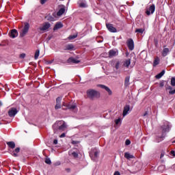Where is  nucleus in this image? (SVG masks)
Instances as JSON below:
<instances>
[{"instance_id":"39448f33","label":"nucleus","mask_w":175,"mask_h":175,"mask_svg":"<svg viewBox=\"0 0 175 175\" xmlns=\"http://www.w3.org/2000/svg\"><path fill=\"white\" fill-rule=\"evenodd\" d=\"M29 31V23H25L24 28L20 32V37L24 38Z\"/></svg>"},{"instance_id":"f03ea898","label":"nucleus","mask_w":175,"mask_h":175,"mask_svg":"<svg viewBox=\"0 0 175 175\" xmlns=\"http://www.w3.org/2000/svg\"><path fill=\"white\" fill-rule=\"evenodd\" d=\"M59 124V122H56L53 125L54 133H58V131H65V129L66 128V124L63 123L61 126H58Z\"/></svg>"},{"instance_id":"a878e982","label":"nucleus","mask_w":175,"mask_h":175,"mask_svg":"<svg viewBox=\"0 0 175 175\" xmlns=\"http://www.w3.org/2000/svg\"><path fill=\"white\" fill-rule=\"evenodd\" d=\"M161 62V59L159 57H157L154 58V62H153V66L155 67L157 65H159V62Z\"/></svg>"},{"instance_id":"37998d69","label":"nucleus","mask_w":175,"mask_h":175,"mask_svg":"<svg viewBox=\"0 0 175 175\" xmlns=\"http://www.w3.org/2000/svg\"><path fill=\"white\" fill-rule=\"evenodd\" d=\"M20 58H22V59L25 58V53L21 54L20 55Z\"/></svg>"},{"instance_id":"4d7b16f0","label":"nucleus","mask_w":175,"mask_h":175,"mask_svg":"<svg viewBox=\"0 0 175 175\" xmlns=\"http://www.w3.org/2000/svg\"><path fill=\"white\" fill-rule=\"evenodd\" d=\"M169 89H170V90H172V88L170 86Z\"/></svg>"},{"instance_id":"f257e3e1","label":"nucleus","mask_w":175,"mask_h":175,"mask_svg":"<svg viewBox=\"0 0 175 175\" xmlns=\"http://www.w3.org/2000/svg\"><path fill=\"white\" fill-rule=\"evenodd\" d=\"M170 128H172V126H170V123H169V122H165L163 125L161 126L162 135H158L156 137L157 143H160V142H162L163 140V139H165V136H166V135L165 133L166 132H169V131H170Z\"/></svg>"},{"instance_id":"7ed1b4c3","label":"nucleus","mask_w":175,"mask_h":175,"mask_svg":"<svg viewBox=\"0 0 175 175\" xmlns=\"http://www.w3.org/2000/svg\"><path fill=\"white\" fill-rule=\"evenodd\" d=\"M62 107L64 110H76L77 106L76 103H63Z\"/></svg>"},{"instance_id":"72a5a7b5","label":"nucleus","mask_w":175,"mask_h":175,"mask_svg":"<svg viewBox=\"0 0 175 175\" xmlns=\"http://www.w3.org/2000/svg\"><path fill=\"white\" fill-rule=\"evenodd\" d=\"M45 163H46L47 165H51V160L50 159V158H46L45 159Z\"/></svg>"},{"instance_id":"4c0bfd02","label":"nucleus","mask_w":175,"mask_h":175,"mask_svg":"<svg viewBox=\"0 0 175 175\" xmlns=\"http://www.w3.org/2000/svg\"><path fill=\"white\" fill-rule=\"evenodd\" d=\"M120 122H121V118H119L118 119L115 120V123L116 125H118Z\"/></svg>"},{"instance_id":"13d9d810","label":"nucleus","mask_w":175,"mask_h":175,"mask_svg":"<svg viewBox=\"0 0 175 175\" xmlns=\"http://www.w3.org/2000/svg\"><path fill=\"white\" fill-rule=\"evenodd\" d=\"M173 143H175V140H174V141H173Z\"/></svg>"},{"instance_id":"cd10ccee","label":"nucleus","mask_w":175,"mask_h":175,"mask_svg":"<svg viewBox=\"0 0 175 175\" xmlns=\"http://www.w3.org/2000/svg\"><path fill=\"white\" fill-rule=\"evenodd\" d=\"M130 65H131V59H126L124 62V66H126V68H129Z\"/></svg>"},{"instance_id":"aec40b11","label":"nucleus","mask_w":175,"mask_h":175,"mask_svg":"<svg viewBox=\"0 0 175 175\" xmlns=\"http://www.w3.org/2000/svg\"><path fill=\"white\" fill-rule=\"evenodd\" d=\"M18 152H20V148H16L12 153L11 155H12V157H18Z\"/></svg>"},{"instance_id":"58836bf2","label":"nucleus","mask_w":175,"mask_h":175,"mask_svg":"<svg viewBox=\"0 0 175 175\" xmlns=\"http://www.w3.org/2000/svg\"><path fill=\"white\" fill-rule=\"evenodd\" d=\"M116 69L118 70L120 69V62H117L115 66Z\"/></svg>"},{"instance_id":"0eeeda50","label":"nucleus","mask_w":175,"mask_h":175,"mask_svg":"<svg viewBox=\"0 0 175 175\" xmlns=\"http://www.w3.org/2000/svg\"><path fill=\"white\" fill-rule=\"evenodd\" d=\"M50 27H51V24H50V23L49 22H45L40 27V31H47V29H49Z\"/></svg>"},{"instance_id":"5701e85b","label":"nucleus","mask_w":175,"mask_h":175,"mask_svg":"<svg viewBox=\"0 0 175 175\" xmlns=\"http://www.w3.org/2000/svg\"><path fill=\"white\" fill-rule=\"evenodd\" d=\"M170 51L169 50V48H164L163 51H162L163 57H166V55H167V54H169Z\"/></svg>"},{"instance_id":"f3484780","label":"nucleus","mask_w":175,"mask_h":175,"mask_svg":"<svg viewBox=\"0 0 175 175\" xmlns=\"http://www.w3.org/2000/svg\"><path fill=\"white\" fill-rule=\"evenodd\" d=\"M64 50H69L70 51H72V50H75V46L73 44H68L64 46Z\"/></svg>"},{"instance_id":"4468645a","label":"nucleus","mask_w":175,"mask_h":175,"mask_svg":"<svg viewBox=\"0 0 175 175\" xmlns=\"http://www.w3.org/2000/svg\"><path fill=\"white\" fill-rule=\"evenodd\" d=\"M99 87H100V88H102L103 90H105V91L108 92L109 95H113V92L111 91V90L109 89V87L105 85H99Z\"/></svg>"},{"instance_id":"de8ad7c7","label":"nucleus","mask_w":175,"mask_h":175,"mask_svg":"<svg viewBox=\"0 0 175 175\" xmlns=\"http://www.w3.org/2000/svg\"><path fill=\"white\" fill-rule=\"evenodd\" d=\"M113 175H121V174H120V172L116 171V172H115Z\"/></svg>"},{"instance_id":"a18cd8bd","label":"nucleus","mask_w":175,"mask_h":175,"mask_svg":"<svg viewBox=\"0 0 175 175\" xmlns=\"http://www.w3.org/2000/svg\"><path fill=\"white\" fill-rule=\"evenodd\" d=\"M171 155H172V157H175V151H174V150H172V151H171Z\"/></svg>"},{"instance_id":"a19ab883","label":"nucleus","mask_w":175,"mask_h":175,"mask_svg":"<svg viewBox=\"0 0 175 175\" xmlns=\"http://www.w3.org/2000/svg\"><path fill=\"white\" fill-rule=\"evenodd\" d=\"M126 146H129L131 144V141L129 139H126L125 142Z\"/></svg>"},{"instance_id":"79ce46f5","label":"nucleus","mask_w":175,"mask_h":175,"mask_svg":"<svg viewBox=\"0 0 175 175\" xmlns=\"http://www.w3.org/2000/svg\"><path fill=\"white\" fill-rule=\"evenodd\" d=\"M169 94H170V95H174V94H175V89H174V90H170V91L169 92Z\"/></svg>"},{"instance_id":"6e6d98bb","label":"nucleus","mask_w":175,"mask_h":175,"mask_svg":"<svg viewBox=\"0 0 175 175\" xmlns=\"http://www.w3.org/2000/svg\"><path fill=\"white\" fill-rule=\"evenodd\" d=\"M172 168L175 170V164L174 165H172Z\"/></svg>"},{"instance_id":"f704fd0d","label":"nucleus","mask_w":175,"mask_h":175,"mask_svg":"<svg viewBox=\"0 0 175 175\" xmlns=\"http://www.w3.org/2000/svg\"><path fill=\"white\" fill-rule=\"evenodd\" d=\"M171 85H172V87H175V78L172 77L171 79Z\"/></svg>"},{"instance_id":"6e6552de","label":"nucleus","mask_w":175,"mask_h":175,"mask_svg":"<svg viewBox=\"0 0 175 175\" xmlns=\"http://www.w3.org/2000/svg\"><path fill=\"white\" fill-rule=\"evenodd\" d=\"M106 27L109 32L113 33H116V32H117V29L113 27V24L106 23Z\"/></svg>"},{"instance_id":"dca6fc26","label":"nucleus","mask_w":175,"mask_h":175,"mask_svg":"<svg viewBox=\"0 0 175 175\" xmlns=\"http://www.w3.org/2000/svg\"><path fill=\"white\" fill-rule=\"evenodd\" d=\"M78 5L79 8H87V1L85 0L78 1Z\"/></svg>"},{"instance_id":"9b49d317","label":"nucleus","mask_w":175,"mask_h":175,"mask_svg":"<svg viewBox=\"0 0 175 175\" xmlns=\"http://www.w3.org/2000/svg\"><path fill=\"white\" fill-rule=\"evenodd\" d=\"M127 46L128 48L132 51L135 49V43L133 42V40L130 38L127 40Z\"/></svg>"},{"instance_id":"c756f323","label":"nucleus","mask_w":175,"mask_h":175,"mask_svg":"<svg viewBox=\"0 0 175 175\" xmlns=\"http://www.w3.org/2000/svg\"><path fill=\"white\" fill-rule=\"evenodd\" d=\"M46 20L48 21H55V18H54V17H53V16H47L46 17Z\"/></svg>"},{"instance_id":"423d86ee","label":"nucleus","mask_w":175,"mask_h":175,"mask_svg":"<svg viewBox=\"0 0 175 175\" xmlns=\"http://www.w3.org/2000/svg\"><path fill=\"white\" fill-rule=\"evenodd\" d=\"M155 12V5L152 4L150 5L149 8H146V14L150 16V14H154Z\"/></svg>"},{"instance_id":"c9c22d12","label":"nucleus","mask_w":175,"mask_h":175,"mask_svg":"<svg viewBox=\"0 0 175 175\" xmlns=\"http://www.w3.org/2000/svg\"><path fill=\"white\" fill-rule=\"evenodd\" d=\"M61 100H62V97H57L56 98V103L61 104Z\"/></svg>"},{"instance_id":"f8f14e48","label":"nucleus","mask_w":175,"mask_h":175,"mask_svg":"<svg viewBox=\"0 0 175 175\" xmlns=\"http://www.w3.org/2000/svg\"><path fill=\"white\" fill-rule=\"evenodd\" d=\"M131 110V106L130 105H126L124 107V109H123V113L122 116L123 117H125L126 116H128V114H129V111Z\"/></svg>"},{"instance_id":"ddd939ff","label":"nucleus","mask_w":175,"mask_h":175,"mask_svg":"<svg viewBox=\"0 0 175 175\" xmlns=\"http://www.w3.org/2000/svg\"><path fill=\"white\" fill-rule=\"evenodd\" d=\"M17 113H18V111L16 108H11L8 111V115L10 117H14Z\"/></svg>"},{"instance_id":"7c9ffc66","label":"nucleus","mask_w":175,"mask_h":175,"mask_svg":"<svg viewBox=\"0 0 175 175\" xmlns=\"http://www.w3.org/2000/svg\"><path fill=\"white\" fill-rule=\"evenodd\" d=\"M39 54H40V51L39 49L36 50L34 55L35 59H38V58H39Z\"/></svg>"},{"instance_id":"49530a36","label":"nucleus","mask_w":175,"mask_h":175,"mask_svg":"<svg viewBox=\"0 0 175 175\" xmlns=\"http://www.w3.org/2000/svg\"><path fill=\"white\" fill-rule=\"evenodd\" d=\"M53 144H58V139H54Z\"/></svg>"},{"instance_id":"c85d7f7f","label":"nucleus","mask_w":175,"mask_h":175,"mask_svg":"<svg viewBox=\"0 0 175 175\" xmlns=\"http://www.w3.org/2000/svg\"><path fill=\"white\" fill-rule=\"evenodd\" d=\"M165 75V70H163L160 73L155 76L156 79H161Z\"/></svg>"},{"instance_id":"b1692460","label":"nucleus","mask_w":175,"mask_h":175,"mask_svg":"<svg viewBox=\"0 0 175 175\" xmlns=\"http://www.w3.org/2000/svg\"><path fill=\"white\" fill-rule=\"evenodd\" d=\"M68 62H72V64H79L80 62V60H77V59H75L74 57H70L68 59Z\"/></svg>"},{"instance_id":"2eb2a0df","label":"nucleus","mask_w":175,"mask_h":175,"mask_svg":"<svg viewBox=\"0 0 175 175\" xmlns=\"http://www.w3.org/2000/svg\"><path fill=\"white\" fill-rule=\"evenodd\" d=\"M118 55V51L117 49H112L109 51V57H116Z\"/></svg>"},{"instance_id":"2f4dec72","label":"nucleus","mask_w":175,"mask_h":175,"mask_svg":"<svg viewBox=\"0 0 175 175\" xmlns=\"http://www.w3.org/2000/svg\"><path fill=\"white\" fill-rule=\"evenodd\" d=\"M135 32L137 33H143V32H144V29L141 28V29H137L135 30Z\"/></svg>"},{"instance_id":"bb28decb","label":"nucleus","mask_w":175,"mask_h":175,"mask_svg":"<svg viewBox=\"0 0 175 175\" xmlns=\"http://www.w3.org/2000/svg\"><path fill=\"white\" fill-rule=\"evenodd\" d=\"M130 79H131V77H130L129 76L126 77L125 81H124V85H125L126 87H129V85L131 84V83H129Z\"/></svg>"},{"instance_id":"8fccbe9b","label":"nucleus","mask_w":175,"mask_h":175,"mask_svg":"<svg viewBox=\"0 0 175 175\" xmlns=\"http://www.w3.org/2000/svg\"><path fill=\"white\" fill-rule=\"evenodd\" d=\"M65 136H66V134H65V133H62V134L59 136V137L62 138V137H65Z\"/></svg>"},{"instance_id":"864d4df0","label":"nucleus","mask_w":175,"mask_h":175,"mask_svg":"<svg viewBox=\"0 0 175 175\" xmlns=\"http://www.w3.org/2000/svg\"><path fill=\"white\" fill-rule=\"evenodd\" d=\"M53 61H54V60L49 61V62H48V64H53Z\"/></svg>"},{"instance_id":"c03bdc74","label":"nucleus","mask_w":175,"mask_h":175,"mask_svg":"<svg viewBox=\"0 0 175 175\" xmlns=\"http://www.w3.org/2000/svg\"><path fill=\"white\" fill-rule=\"evenodd\" d=\"M55 166H59L61 165V161H57L55 163Z\"/></svg>"},{"instance_id":"3c124183","label":"nucleus","mask_w":175,"mask_h":175,"mask_svg":"<svg viewBox=\"0 0 175 175\" xmlns=\"http://www.w3.org/2000/svg\"><path fill=\"white\" fill-rule=\"evenodd\" d=\"M163 157H165V153L164 152H162L161 154V156H160L161 159H162Z\"/></svg>"},{"instance_id":"9d476101","label":"nucleus","mask_w":175,"mask_h":175,"mask_svg":"<svg viewBox=\"0 0 175 175\" xmlns=\"http://www.w3.org/2000/svg\"><path fill=\"white\" fill-rule=\"evenodd\" d=\"M87 94L89 98H95V96L98 95V92L94 90H88Z\"/></svg>"},{"instance_id":"5fc2aeb1","label":"nucleus","mask_w":175,"mask_h":175,"mask_svg":"<svg viewBox=\"0 0 175 175\" xmlns=\"http://www.w3.org/2000/svg\"><path fill=\"white\" fill-rule=\"evenodd\" d=\"M66 172H68V173H69V172H70V170L69 168H66Z\"/></svg>"},{"instance_id":"ea45409f","label":"nucleus","mask_w":175,"mask_h":175,"mask_svg":"<svg viewBox=\"0 0 175 175\" xmlns=\"http://www.w3.org/2000/svg\"><path fill=\"white\" fill-rule=\"evenodd\" d=\"M47 1H49V0H40V2L41 3V5H44V3H46V2H47Z\"/></svg>"},{"instance_id":"393cba45","label":"nucleus","mask_w":175,"mask_h":175,"mask_svg":"<svg viewBox=\"0 0 175 175\" xmlns=\"http://www.w3.org/2000/svg\"><path fill=\"white\" fill-rule=\"evenodd\" d=\"M7 145L8 146V147H10V148H15L16 147V144L14 143V142H7Z\"/></svg>"},{"instance_id":"20e7f679","label":"nucleus","mask_w":175,"mask_h":175,"mask_svg":"<svg viewBox=\"0 0 175 175\" xmlns=\"http://www.w3.org/2000/svg\"><path fill=\"white\" fill-rule=\"evenodd\" d=\"M100 152L96 148L92 149L90 154V158L93 161H96V159H98V158H99Z\"/></svg>"},{"instance_id":"4be33fe9","label":"nucleus","mask_w":175,"mask_h":175,"mask_svg":"<svg viewBox=\"0 0 175 175\" xmlns=\"http://www.w3.org/2000/svg\"><path fill=\"white\" fill-rule=\"evenodd\" d=\"M65 6H64L63 8H60L59 10L57 12V16H62V14H64V13H65Z\"/></svg>"},{"instance_id":"603ef678","label":"nucleus","mask_w":175,"mask_h":175,"mask_svg":"<svg viewBox=\"0 0 175 175\" xmlns=\"http://www.w3.org/2000/svg\"><path fill=\"white\" fill-rule=\"evenodd\" d=\"M148 114V112L146 111V112L144 113L143 116H144V117H146V116H147Z\"/></svg>"},{"instance_id":"473e14b6","label":"nucleus","mask_w":175,"mask_h":175,"mask_svg":"<svg viewBox=\"0 0 175 175\" xmlns=\"http://www.w3.org/2000/svg\"><path fill=\"white\" fill-rule=\"evenodd\" d=\"M76 38H77V34L73 35V36H70L68 37V39H69L70 40H73V39H76Z\"/></svg>"},{"instance_id":"6ab92c4d","label":"nucleus","mask_w":175,"mask_h":175,"mask_svg":"<svg viewBox=\"0 0 175 175\" xmlns=\"http://www.w3.org/2000/svg\"><path fill=\"white\" fill-rule=\"evenodd\" d=\"M69 155L70 157H73L74 158H78L79 154L73 150H70L68 152Z\"/></svg>"},{"instance_id":"412c9836","label":"nucleus","mask_w":175,"mask_h":175,"mask_svg":"<svg viewBox=\"0 0 175 175\" xmlns=\"http://www.w3.org/2000/svg\"><path fill=\"white\" fill-rule=\"evenodd\" d=\"M124 158H126V159H133V158H135V156H133V154H129V152H125Z\"/></svg>"},{"instance_id":"1a4fd4ad","label":"nucleus","mask_w":175,"mask_h":175,"mask_svg":"<svg viewBox=\"0 0 175 175\" xmlns=\"http://www.w3.org/2000/svg\"><path fill=\"white\" fill-rule=\"evenodd\" d=\"M9 36L10 38H12V39H14V38H17L18 36V31H17V29H14L9 33Z\"/></svg>"},{"instance_id":"a211bd4d","label":"nucleus","mask_w":175,"mask_h":175,"mask_svg":"<svg viewBox=\"0 0 175 175\" xmlns=\"http://www.w3.org/2000/svg\"><path fill=\"white\" fill-rule=\"evenodd\" d=\"M62 27H64V25L61 22H58L55 24L53 30L57 31V29H60Z\"/></svg>"},{"instance_id":"e433bc0d","label":"nucleus","mask_w":175,"mask_h":175,"mask_svg":"<svg viewBox=\"0 0 175 175\" xmlns=\"http://www.w3.org/2000/svg\"><path fill=\"white\" fill-rule=\"evenodd\" d=\"M55 110H58V109H61V104L56 103V105L55 107Z\"/></svg>"},{"instance_id":"09e8293b","label":"nucleus","mask_w":175,"mask_h":175,"mask_svg":"<svg viewBox=\"0 0 175 175\" xmlns=\"http://www.w3.org/2000/svg\"><path fill=\"white\" fill-rule=\"evenodd\" d=\"M159 85H160V87L162 88V87H163L165 85V83L161 82Z\"/></svg>"}]
</instances>
